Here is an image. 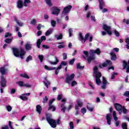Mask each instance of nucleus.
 <instances>
[{
	"instance_id": "nucleus-59",
	"label": "nucleus",
	"mask_w": 129,
	"mask_h": 129,
	"mask_svg": "<svg viewBox=\"0 0 129 129\" xmlns=\"http://www.w3.org/2000/svg\"><path fill=\"white\" fill-rule=\"evenodd\" d=\"M88 38H89V42H92V39H93L92 35H90V34H89V36Z\"/></svg>"
},
{
	"instance_id": "nucleus-37",
	"label": "nucleus",
	"mask_w": 129,
	"mask_h": 129,
	"mask_svg": "<svg viewBox=\"0 0 129 129\" xmlns=\"http://www.w3.org/2000/svg\"><path fill=\"white\" fill-rule=\"evenodd\" d=\"M38 58H39L41 63H42L43 60H44V56L43 55H39Z\"/></svg>"
},
{
	"instance_id": "nucleus-53",
	"label": "nucleus",
	"mask_w": 129,
	"mask_h": 129,
	"mask_svg": "<svg viewBox=\"0 0 129 129\" xmlns=\"http://www.w3.org/2000/svg\"><path fill=\"white\" fill-rule=\"evenodd\" d=\"M69 37H71V36H72V33H73V30H72V29L70 28L69 29Z\"/></svg>"
},
{
	"instance_id": "nucleus-47",
	"label": "nucleus",
	"mask_w": 129,
	"mask_h": 129,
	"mask_svg": "<svg viewBox=\"0 0 129 129\" xmlns=\"http://www.w3.org/2000/svg\"><path fill=\"white\" fill-rule=\"evenodd\" d=\"M36 23H37V20H36V19H33L30 22V24L31 25H36Z\"/></svg>"
},
{
	"instance_id": "nucleus-63",
	"label": "nucleus",
	"mask_w": 129,
	"mask_h": 129,
	"mask_svg": "<svg viewBox=\"0 0 129 129\" xmlns=\"http://www.w3.org/2000/svg\"><path fill=\"white\" fill-rule=\"evenodd\" d=\"M42 48H44V49H49L50 48V46L46 45H43Z\"/></svg>"
},
{
	"instance_id": "nucleus-36",
	"label": "nucleus",
	"mask_w": 129,
	"mask_h": 129,
	"mask_svg": "<svg viewBox=\"0 0 129 129\" xmlns=\"http://www.w3.org/2000/svg\"><path fill=\"white\" fill-rule=\"evenodd\" d=\"M13 39L11 38H7L5 39V42L7 43V44H10V43H12V41Z\"/></svg>"
},
{
	"instance_id": "nucleus-61",
	"label": "nucleus",
	"mask_w": 129,
	"mask_h": 129,
	"mask_svg": "<svg viewBox=\"0 0 129 129\" xmlns=\"http://www.w3.org/2000/svg\"><path fill=\"white\" fill-rule=\"evenodd\" d=\"M48 101V98H47V96H45V98L43 99V103H46V102H47Z\"/></svg>"
},
{
	"instance_id": "nucleus-27",
	"label": "nucleus",
	"mask_w": 129,
	"mask_h": 129,
	"mask_svg": "<svg viewBox=\"0 0 129 129\" xmlns=\"http://www.w3.org/2000/svg\"><path fill=\"white\" fill-rule=\"evenodd\" d=\"M111 55V59L112 60H116V55H115V53H114V52H111L110 53Z\"/></svg>"
},
{
	"instance_id": "nucleus-46",
	"label": "nucleus",
	"mask_w": 129,
	"mask_h": 129,
	"mask_svg": "<svg viewBox=\"0 0 129 129\" xmlns=\"http://www.w3.org/2000/svg\"><path fill=\"white\" fill-rule=\"evenodd\" d=\"M11 36H12V33L10 32L6 33L5 35V38H8V37H11Z\"/></svg>"
},
{
	"instance_id": "nucleus-8",
	"label": "nucleus",
	"mask_w": 129,
	"mask_h": 129,
	"mask_svg": "<svg viewBox=\"0 0 129 129\" xmlns=\"http://www.w3.org/2000/svg\"><path fill=\"white\" fill-rule=\"evenodd\" d=\"M72 9V6L71 5H69L63 8V10L62 12L63 15H67L70 12L71 9Z\"/></svg>"
},
{
	"instance_id": "nucleus-64",
	"label": "nucleus",
	"mask_w": 129,
	"mask_h": 129,
	"mask_svg": "<svg viewBox=\"0 0 129 129\" xmlns=\"http://www.w3.org/2000/svg\"><path fill=\"white\" fill-rule=\"evenodd\" d=\"M1 129H9V126L7 125L1 127Z\"/></svg>"
},
{
	"instance_id": "nucleus-5",
	"label": "nucleus",
	"mask_w": 129,
	"mask_h": 129,
	"mask_svg": "<svg viewBox=\"0 0 129 129\" xmlns=\"http://www.w3.org/2000/svg\"><path fill=\"white\" fill-rule=\"evenodd\" d=\"M114 107L115 109L118 111L119 114H121L122 112L125 114L127 112L126 109L124 108V107H122V106L119 104H115Z\"/></svg>"
},
{
	"instance_id": "nucleus-2",
	"label": "nucleus",
	"mask_w": 129,
	"mask_h": 129,
	"mask_svg": "<svg viewBox=\"0 0 129 129\" xmlns=\"http://www.w3.org/2000/svg\"><path fill=\"white\" fill-rule=\"evenodd\" d=\"M97 67H95L94 68V74L96 79V83L97 85H100L101 81H100V77H101V73L98 71Z\"/></svg>"
},
{
	"instance_id": "nucleus-56",
	"label": "nucleus",
	"mask_w": 129,
	"mask_h": 129,
	"mask_svg": "<svg viewBox=\"0 0 129 129\" xmlns=\"http://www.w3.org/2000/svg\"><path fill=\"white\" fill-rule=\"evenodd\" d=\"M114 34L116 37H119V32L117 30H114Z\"/></svg>"
},
{
	"instance_id": "nucleus-18",
	"label": "nucleus",
	"mask_w": 129,
	"mask_h": 129,
	"mask_svg": "<svg viewBox=\"0 0 129 129\" xmlns=\"http://www.w3.org/2000/svg\"><path fill=\"white\" fill-rule=\"evenodd\" d=\"M0 72L2 75H5V74L8 73V69L5 67H2L0 68Z\"/></svg>"
},
{
	"instance_id": "nucleus-19",
	"label": "nucleus",
	"mask_w": 129,
	"mask_h": 129,
	"mask_svg": "<svg viewBox=\"0 0 129 129\" xmlns=\"http://www.w3.org/2000/svg\"><path fill=\"white\" fill-rule=\"evenodd\" d=\"M111 117L112 116L110 114H107L106 116L107 122L108 124H111Z\"/></svg>"
},
{
	"instance_id": "nucleus-6",
	"label": "nucleus",
	"mask_w": 129,
	"mask_h": 129,
	"mask_svg": "<svg viewBox=\"0 0 129 129\" xmlns=\"http://www.w3.org/2000/svg\"><path fill=\"white\" fill-rule=\"evenodd\" d=\"M48 114H46V120L48 123H49L50 125H51V127H53L55 128L56 127V121L52 119L50 117L48 116Z\"/></svg>"
},
{
	"instance_id": "nucleus-42",
	"label": "nucleus",
	"mask_w": 129,
	"mask_h": 129,
	"mask_svg": "<svg viewBox=\"0 0 129 129\" xmlns=\"http://www.w3.org/2000/svg\"><path fill=\"white\" fill-rule=\"evenodd\" d=\"M19 85V86L20 87H24L25 85V83H24V82L23 81H20L19 82L17 83Z\"/></svg>"
},
{
	"instance_id": "nucleus-50",
	"label": "nucleus",
	"mask_w": 129,
	"mask_h": 129,
	"mask_svg": "<svg viewBox=\"0 0 129 129\" xmlns=\"http://www.w3.org/2000/svg\"><path fill=\"white\" fill-rule=\"evenodd\" d=\"M51 25L52 26V27H55L56 26V21H54V20H51Z\"/></svg>"
},
{
	"instance_id": "nucleus-20",
	"label": "nucleus",
	"mask_w": 129,
	"mask_h": 129,
	"mask_svg": "<svg viewBox=\"0 0 129 129\" xmlns=\"http://www.w3.org/2000/svg\"><path fill=\"white\" fill-rule=\"evenodd\" d=\"M106 84H107V81H106V80H105V78H104V77H103L102 89H105V88H106Z\"/></svg>"
},
{
	"instance_id": "nucleus-40",
	"label": "nucleus",
	"mask_w": 129,
	"mask_h": 129,
	"mask_svg": "<svg viewBox=\"0 0 129 129\" xmlns=\"http://www.w3.org/2000/svg\"><path fill=\"white\" fill-rule=\"evenodd\" d=\"M32 60H33V57H32L31 55H29L26 58V62H29L30 61H32Z\"/></svg>"
},
{
	"instance_id": "nucleus-12",
	"label": "nucleus",
	"mask_w": 129,
	"mask_h": 129,
	"mask_svg": "<svg viewBox=\"0 0 129 129\" xmlns=\"http://www.w3.org/2000/svg\"><path fill=\"white\" fill-rule=\"evenodd\" d=\"M123 69H126V72L129 73V60L127 62L126 61H123Z\"/></svg>"
},
{
	"instance_id": "nucleus-24",
	"label": "nucleus",
	"mask_w": 129,
	"mask_h": 129,
	"mask_svg": "<svg viewBox=\"0 0 129 129\" xmlns=\"http://www.w3.org/2000/svg\"><path fill=\"white\" fill-rule=\"evenodd\" d=\"M43 83H44L45 86H46V87H47V88H48L49 87L48 85H50V81H48V79H47V78H45L44 79Z\"/></svg>"
},
{
	"instance_id": "nucleus-14",
	"label": "nucleus",
	"mask_w": 129,
	"mask_h": 129,
	"mask_svg": "<svg viewBox=\"0 0 129 129\" xmlns=\"http://www.w3.org/2000/svg\"><path fill=\"white\" fill-rule=\"evenodd\" d=\"M60 9L58 7H53V11L52 12V15H55L56 16H58L59 13H60Z\"/></svg>"
},
{
	"instance_id": "nucleus-28",
	"label": "nucleus",
	"mask_w": 129,
	"mask_h": 129,
	"mask_svg": "<svg viewBox=\"0 0 129 129\" xmlns=\"http://www.w3.org/2000/svg\"><path fill=\"white\" fill-rule=\"evenodd\" d=\"M44 68L46 70H48L49 71H51L52 70H55L56 69V68H52V67H49L47 66H44Z\"/></svg>"
},
{
	"instance_id": "nucleus-54",
	"label": "nucleus",
	"mask_w": 129,
	"mask_h": 129,
	"mask_svg": "<svg viewBox=\"0 0 129 129\" xmlns=\"http://www.w3.org/2000/svg\"><path fill=\"white\" fill-rule=\"evenodd\" d=\"M74 62H75V58H73L70 60L69 64H70V65H73Z\"/></svg>"
},
{
	"instance_id": "nucleus-22",
	"label": "nucleus",
	"mask_w": 129,
	"mask_h": 129,
	"mask_svg": "<svg viewBox=\"0 0 129 129\" xmlns=\"http://www.w3.org/2000/svg\"><path fill=\"white\" fill-rule=\"evenodd\" d=\"M54 59L55 60V61L54 62L48 60V62L49 63V64H51V65H57V64L59 63V60L58 59L57 57L55 56Z\"/></svg>"
},
{
	"instance_id": "nucleus-25",
	"label": "nucleus",
	"mask_w": 129,
	"mask_h": 129,
	"mask_svg": "<svg viewBox=\"0 0 129 129\" xmlns=\"http://www.w3.org/2000/svg\"><path fill=\"white\" fill-rule=\"evenodd\" d=\"M36 111L39 114H41V111H42V106L41 105H37L36 106Z\"/></svg>"
},
{
	"instance_id": "nucleus-49",
	"label": "nucleus",
	"mask_w": 129,
	"mask_h": 129,
	"mask_svg": "<svg viewBox=\"0 0 129 129\" xmlns=\"http://www.w3.org/2000/svg\"><path fill=\"white\" fill-rule=\"evenodd\" d=\"M77 69H80V70H81V69H83V68H84V67H81V66H80V63H78L77 64Z\"/></svg>"
},
{
	"instance_id": "nucleus-9",
	"label": "nucleus",
	"mask_w": 129,
	"mask_h": 129,
	"mask_svg": "<svg viewBox=\"0 0 129 129\" xmlns=\"http://www.w3.org/2000/svg\"><path fill=\"white\" fill-rule=\"evenodd\" d=\"M66 101H67V99L64 98L61 100V102L63 103L60 104L61 111L63 112V113H65V110H66V106H65Z\"/></svg>"
},
{
	"instance_id": "nucleus-44",
	"label": "nucleus",
	"mask_w": 129,
	"mask_h": 129,
	"mask_svg": "<svg viewBox=\"0 0 129 129\" xmlns=\"http://www.w3.org/2000/svg\"><path fill=\"white\" fill-rule=\"evenodd\" d=\"M41 43H42V40H41V39H38L37 42V46L38 48H40V45H41Z\"/></svg>"
},
{
	"instance_id": "nucleus-23",
	"label": "nucleus",
	"mask_w": 129,
	"mask_h": 129,
	"mask_svg": "<svg viewBox=\"0 0 129 129\" xmlns=\"http://www.w3.org/2000/svg\"><path fill=\"white\" fill-rule=\"evenodd\" d=\"M14 21H15V22H16V23L17 24V25H18V26H19V27H23V26H24V23H23L22 22L20 21V20H19L18 19V18H15L14 19Z\"/></svg>"
},
{
	"instance_id": "nucleus-55",
	"label": "nucleus",
	"mask_w": 129,
	"mask_h": 129,
	"mask_svg": "<svg viewBox=\"0 0 129 129\" xmlns=\"http://www.w3.org/2000/svg\"><path fill=\"white\" fill-rule=\"evenodd\" d=\"M82 113H83V114H84L85 113H86V108H83L81 110Z\"/></svg>"
},
{
	"instance_id": "nucleus-45",
	"label": "nucleus",
	"mask_w": 129,
	"mask_h": 129,
	"mask_svg": "<svg viewBox=\"0 0 129 129\" xmlns=\"http://www.w3.org/2000/svg\"><path fill=\"white\" fill-rule=\"evenodd\" d=\"M122 128L123 129H127V125H126V123H123L122 124Z\"/></svg>"
},
{
	"instance_id": "nucleus-1",
	"label": "nucleus",
	"mask_w": 129,
	"mask_h": 129,
	"mask_svg": "<svg viewBox=\"0 0 129 129\" xmlns=\"http://www.w3.org/2000/svg\"><path fill=\"white\" fill-rule=\"evenodd\" d=\"M12 50L15 57H19V56H20L21 59H24L25 55L26 54V52H25L24 50L21 49L20 50L19 49L16 48H13Z\"/></svg>"
},
{
	"instance_id": "nucleus-16",
	"label": "nucleus",
	"mask_w": 129,
	"mask_h": 129,
	"mask_svg": "<svg viewBox=\"0 0 129 129\" xmlns=\"http://www.w3.org/2000/svg\"><path fill=\"white\" fill-rule=\"evenodd\" d=\"M111 64L112 62L110 60H107L106 62L100 64L99 67L103 68V67H106L108 65H111Z\"/></svg>"
},
{
	"instance_id": "nucleus-60",
	"label": "nucleus",
	"mask_w": 129,
	"mask_h": 129,
	"mask_svg": "<svg viewBox=\"0 0 129 129\" xmlns=\"http://www.w3.org/2000/svg\"><path fill=\"white\" fill-rule=\"evenodd\" d=\"M124 95L125 96H127V97H129V91H127L125 92V93H124Z\"/></svg>"
},
{
	"instance_id": "nucleus-35",
	"label": "nucleus",
	"mask_w": 129,
	"mask_h": 129,
	"mask_svg": "<svg viewBox=\"0 0 129 129\" xmlns=\"http://www.w3.org/2000/svg\"><path fill=\"white\" fill-rule=\"evenodd\" d=\"M113 117L114 120H117L118 118L117 116H116V112H115L114 111L113 112Z\"/></svg>"
},
{
	"instance_id": "nucleus-62",
	"label": "nucleus",
	"mask_w": 129,
	"mask_h": 129,
	"mask_svg": "<svg viewBox=\"0 0 129 129\" xmlns=\"http://www.w3.org/2000/svg\"><path fill=\"white\" fill-rule=\"evenodd\" d=\"M65 47V45L63 44H59L58 46H57V48H59V49H62V48H64Z\"/></svg>"
},
{
	"instance_id": "nucleus-34",
	"label": "nucleus",
	"mask_w": 129,
	"mask_h": 129,
	"mask_svg": "<svg viewBox=\"0 0 129 129\" xmlns=\"http://www.w3.org/2000/svg\"><path fill=\"white\" fill-rule=\"evenodd\" d=\"M30 3H31V1L30 0H24V6L28 7V4H30Z\"/></svg>"
},
{
	"instance_id": "nucleus-38",
	"label": "nucleus",
	"mask_w": 129,
	"mask_h": 129,
	"mask_svg": "<svg viewBox=\"0 0 129 129\" xmlns=\"http://www.w3.org/2000/svg\"><path fill=\"white\" fill-rule=\"evenodd\" d=\"M20 76L21 77H24V78H27V79H29V78H30L27 74H23L20 75Z\"/></svg>"
},
{
	"instance_id": "nucleus-3",
	"label": "nucleus",
	"mask_w": 129,
	"mask_h": 129,
	"mask_svg": "<svg viewBox=\"0 0 129 129\" xmlns=\"http://www.w3.org/2000/svg\"><path fill=\"white\" fill-rule=\"evenodd\" d=\"M74 77H75V75L74 74H72L70 76H67L66 79V83H68V84H71L72 86H75V85H77V82L75 81L72 82V80L74 79Z\"/></svg>"
},
{
	"instance_id": "nucleus-57",
	"label": "nucleus",
	"mask_w": 129,
	"mask_h": 129,
	"mask_svg": "<svg viewBox=\"0 0 129 129\" xmlns=\"http://www.w3.org/2000/svg\"><path fill=\"white\" fill-rule=\"evenodd\" d=\"M55 101V99H52L49 102V106H51L52 105V103Z\"/></svg>"
},
{
	"instance_id": "nucleus-39",
	"label": "nucleus",
	"mask_w": 129,
	"mask_h": 129,
	"mask_svg": "<svg viewBox=\"0 0 129 129\" xmlns=\"http://www.w3.org/2000/svg\"><path fill=\"white\" fill-rule=\"evenodd\" d=\"M84 54L85 56H83V58H84V59H87V58H88V52L84 51Z\"/></svg>"
},
{
	"instance_id": "nucleus-13",
	"label": "nucleus",
	"mask_w": 129,
	"mask_h": 129,
	"mask_svg": "<svg viewBox=\"0 0 129 129\" xmlns=\"http://www.w3.org/2000/svg\"><path fill=\"white\" fill-rule=\"evenodd\" d=\"M89 54L91 55V56L94 55V54L99 55V54H100V49H99V48H97L96 50H90Z\"/></svg>"
},
{
	"instance_id": "nucleus-4",
	"label": "nucleus",
	"mask_w": 129,
	"mask_h": 129,
	"mask_svg": "<svg viewBox=\"0 0 129 129\" xmlns=\"http://www.w3.org/2000/svg\"><path fill=\"white\" fill-rule=\"evenodd\" d=\"M103 29L105 31L102 32V35L103 36H105L106 33L108 34L109 36H111L112 35V32H111V27L106 24L103 25Z\"/></svg>"
},
{
	"instance_id": "nucleus-10",
	"label": "nucleus",
	"mask_w": 129,
	"mask_h": 129,
	"mask_svg": "<svg viewBox=\"0 0 129 129\" xmlns=\"http://www.w3.org/2000/svg\"><path fill=\"white\" fill-rule=\"evenodd\" d=\"M0 85L1 87L4 88L7 87V80L4 77V76H2L1 77V82H0Z\"/></svg>"
},
{
	"instance_id": "nucleus-31",
	"label": "nucleus",
	"mask_w": 129,
	"mask_h": 129,
	"mask_svg": "<svg viewBox=\"0 0 129 129\" xmlns=\"http://www.w3.org/2000/svg\"><path fill=\"white\" fill-rule=\"evenodd\" d=\"M55 38L57 39V40H62V38H63V35L62 34H60L59 35H54Z\"/></svg>"
},
{
	"instance_id": "nucleus-29",
	"label": "nucleus",
	"mask_w": 129,
	"mask_h": 129,
	"mask_svg": "<svg viewBox=\"0 0 129 129\" xmlns=\"http://www.w3.org/2000/svg\"><path fill=\"white\" fill-rule=\"evenodd\" d=\"M99 3L100 4L99 8L100 10H102L103 9L102 7L104 6V2H103V0H99Z\"/></svg>"
},
{
	"instance_id": "nucleus-11",
	"label": "nucleus",
	"mask_w": 129,
	"mask_h": 129,
	"mask_svg": "<svg viewBox=\"0 0 129 129\" xmlns=\"http://www.w3.org/2000/svg\"><path fill=\"white\" fill-rule=\"evenodd\" d=\"M66 65H67V62L64 61H61L60 64L56 68L55 74L57 75L59 71H60V69H62V66H66Z\"/></svg>"
},
{
	"instance_id": "nucleus-30",
	"label": "nucleus",
	"mask_w": 129,
	"mask_h": 129,
	"mask_svg": "<svg viewBox=\"0 0 129 129\" xmlns=\"http://www.w3.org/2000/svg\"><path fill=\"white\" fill-rule=\"evenodd\" d=\"M53 29H49L48 30H47L45 33V36H49V35H51L52 33H53Z\"/></svg>"
},
{
	"instance_id": "nucleus-51",
	"label": "nucleus",
	"mask_w": 129,
	"mask_h": 129,
	"mask_svg": "<svg viewBox=\"0 0 129 129\" xmlns=\"http://www.w3.org/2000/svg\"><path fill=\"white\" fill-rule=\"evenodd\" d=\"M111 79H114V77L115 76L117 75V73H112L111 74Z\"/></svg>"
},
{
	"instance_id": "nucleus-33",
	"label": "nucleus",
	"mask_w": 129,
	"mask_h": 129,
	"mask_svg": "<svg viewBox=\"0 0 129 129\" xmlns=\"http://www.w3.org/2000/svg\"><path fill=\"white\" fill-rule=\"evenodd\" d=\"M95 59V56H90L88 58V63H90L91 61H93Z\"/></svg>"
},
{
	"instance_id": "nucleus-52",
	"label": "nucleus",
	"mask_w": 129,
	"mask_h": 129,
	"mask_svg": "<svg viewBox=\"0 0 129 129\" xmlns=\"http://www.w3.org/2000/svg\"><path fill=\"white\" fill-rule=\"evenodd\" d=\"M6 108L8 111H12V106H11L10 105L6 106Z\"/></svg>"
},
{
	"instance_id": "nucleus-48",
	"label": "nucleus",
	"mask_w": 129,
	"mask_h": 129,
	"mask_svg": "<svg viewBox=\"0 0 129 129\" xmlns=\"http://www.w3.org/2000/svg\"><path fill=\"white\" fill-rule=\"evenodd\" d=\"M46 1V3L47 4V5H48V6H49V7H51V6H52V3H51V0H45Z\"/></svg>"
},
{
	"instance_id": "nucleus-32",
	"label": "nucleus",
	"mask_w": 129,
	"mask_h": 129,
	"mask_svg": "<svg viewBox=\"0 0 129 129\" xmlns=\"http://www.w3.org/2000/svg\"><path fill=\"white\" fill-rule=\"evenodd\" d=\"M25 48L26 50H31V48H32V44L30 43H27L25 46Z\"/></svg>"
},
{
	"instance_id": "nucleus-21",
	"label": "nucleus",
	"mask_w": 129,
	"mask_h": 129,
	"mask_svg": "<svg viewBox=\"0 0 129 129\" xmlns=\"http://www.w3.org/2000/svg\"><path fill=\"white\" fill-rule=\"evenodd\" d=\"M25 95H27V96H30V93L24 94L20 96V98L22 100H28V97H26Z\"/></svg>"
},
{
	"instance_id": "nucleus-58",
	"label": "nucleus",
	"mask_w": 129,
	"mask_h": 129,
	"mask_svg": "<svg viewBox=\"0 0 129 129\" xmlns=\"http://www.w3.org/2000/svg\"><path fill=\"white\" fill-rule=\"evenodd\" d=\"M62 56L63 60H66V59H67V54L66 53H63Z\"/></svg>"
},
{
	"instance_id": "nucleus-26",
	"label": "nucleus",
	"mask_w": 129,
	"mask_h": 129,
	"mask_svg": "<svg viewBox=\"0 0 129 129\" xmlns=\"http://www.w3.org/2000/svg\"><path fill=\"white\" fill-rule=\"evenodd\" d=\"M87 108L89 110V111H93V109H94V107L92 106L91 104H88L87 106Z\"/></svg>"
},
{
	"instance_id": "nucleus-7",
	"label": "nucleus",
	"mask_w": 129,
	"mask_h": 129,
	"mask_svg": "<svg viewBox=\"0 0 129 129\" xmlns=\"http://www.w3.org/2000/svg\"><path fill=\"white\" fill-rule=\"evenodd\" d=\"M89 37V33L86 34L85 36V38H83V35H82V33H80L79 36V39L80 40V41H81V42H84V43H85V41L88 40Z\"/></svg>"
},
{
	"instance_id": "nucleus-43",
	"label": "nucleus",
	"mask_w": 129,
	"mask_h": 129,
	"mask_svg": "<svg viewBox=\"0 0 129 129\" xmlns=\"http://www.w3.org/2000/svg\"><path fill=\"white\" fill-rule=\"evenodd\" d=\"M69 125H70V128L74 129V124L73 123V122L72 121L70 122Z\"/></svg>"
},
{
	"instance_id": "nucleus-15",
	"label": "nucleus",
	"mask_w": 129,
	"mask_h": 129,
	"mask_svg": "<svg viewBox=\"0 0 129 129\" xmlns=\"http://www.w3.org/2000/svg\"><path fill=\"white\" fill-rule=\"evenodd\" d=\"M17 7L18 9H23L24 7V3L23 0H18L17 2Z\"/></svg>"
},
{
	"instance_id": "nucleus-17",
	"label": "nucleus",
	"mask_w": 129,
	"mask_h": 129,
	"mask_svg": "<svg viewBox=\"0 0 129 129\" xmlns=\"http://www.w3.org/2000/svg\"><path fill=\"white\" fill-rule=\"evenodd\" d=\"M77 104L75 105V109L76 110H78L79 107H81L83 104L82 103V102L80 100H78L77 101Z\"/></svg>"
},
{
	"instance_id": "nucleus-41",
	"label": "nucleus",
	"mask_w": 129,
	"mask_h": 129,
	"mask_svg": "<svg viewBox=\"0 0 129 129\" xmlns=\"http://www.w3.org/2000/svg\"><path fill=\"white\" fill-rule=\"evenodd\" d=\"M51 109H52V111H55V110H56V108L53 105L49 106V107L48 108V110H50Z\"/></svg>"
}]
</instances>
